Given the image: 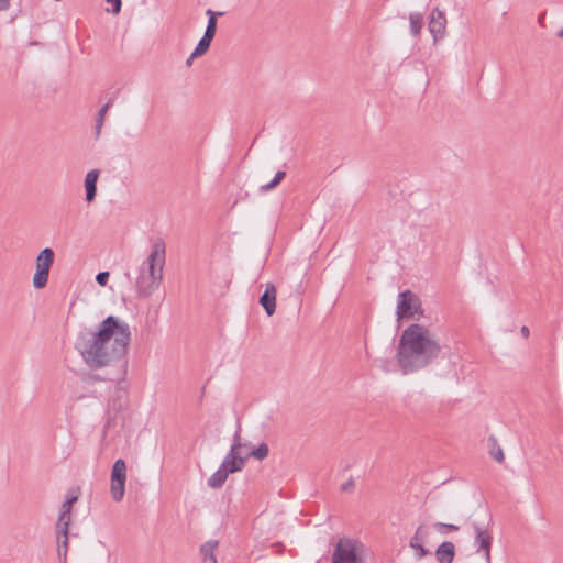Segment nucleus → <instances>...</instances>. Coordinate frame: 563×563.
Here are the masks:
<instances>
[{
    "label": "nucleus",
    "mask_w": 563,
    "mask_h": 563,
    "mask_svg": "<svg viewBox=\"0 0 563 563\" xmlns=\"http://www.w3.org/2000/svg\"><path fill=\"white\" fill-rule=\"evenodd\" d=\"M350 486H351V483H347L346 486L344 485L342 488L346 489V487H350Z\"/></svg>",
    "instance_id": "ea45409f"
},
{
    "label": "nucleus",
    "mask_w": 563,
    "mask_h": 563,
    "mask_svg": "<svg viewBox=\"0 0 563 563\" xmlns=\"http://www.w3.org/2000/svg\"><path fill=\"white\" fill-rule=\"evenodd\" d=\"M217 541H209L201 545L200 552L206 563H218L214 555V549L217 548Z\"/></svg>",
    "instance_id": "6ab92c4d"
},
{
    "label": "nucleus",
    "mask_w": 563,
    "mask_h": 563,
    "mask_svg": "<svg viewBox=\"0 0 563 563\" xmlns=\"http://www.w3.org/2000/svg\"><path fill=\"white\" fill-rule=\"evenodd\" d=\"M492 545H493V533L492 530L481 534V537L474 538V547L476 553L482 554L486 563H492Z\"/></svg>",
    "instance_id": "9d476101"
},
{
    "label": "nucleus",
    "mask_w": 563,
    "mask_h": 563,
    "mask_svg": "<svg viewBox=\"0 0 563 563\" xmlns=\"http://www.w3.org/2000/svg\"><path fill=\"white\" fill-rule=\"evenodd\" d=\"M350 486H351V483H347L346 486L344 485L342 488L346 489V487H350Z\"/></svg>",
    "instance_id": "a19ab883"
},
{
    "label": "nucleus",
    "mask_w": 563,
    "mask_h": 563,
    "mask_svg": "<svg viewBox=\"0 0 563 563\" xmlns=\"http://www.w3.org/2000/svg\"><path fill=\"white\" fill-rule=\"evenodd\" d=\"M104 117H106V104H102L99 108V111H98V114H97V119H96V134H97V137H99L100 134H101V129L103 126Z\"/></svg>",
    "instance_id": "a878e982"
},
{
    "label": "nucleus",
    "mask_w": 563,
    "mask_h": 563,
    "mask_svg": "<svg viewBox=\"0 0 563 563\" xmlns=\"http://www.w3.org/2000/svg\"><path fill=\"white\" fill-rule=\"evenodd\" d=\"M396 314L398 320H419L423 314V310L421 308V302L418 296L410 290L400 292L398 295Z\"/></svg>",
    "instance_id": "423d86ee"
},
{
    "label": "nucleus",
    "mask_w": 563,
    "mask_h": 563,
    "mask_svg": "<svg viewBox=\"0 0 563 563\" xmlns=\"http://www.w3.org/2000/svg\"><path fill=\"white\" fill-rule=\"evenodd\" d=\"M79 488L78 487H71L70 489H68L67 492V495H66V501H69V504H75L78 498H79Z\"/></svg>",
    "instance_id": "c85d7f7f"
},
{
    "label": "nucleus",
    "mask_w": 563,
    "mask_h": 563,
    "mask_svg": "<svg viewBox=\"0 0 563 563\" xmlns=\"http://www.w3.org/2000/svg\"><path fill=\"white\" fill-rule=\"evenodd\" d=\"M454 550L455 548L452 542L445 541L441 543L435 551L439 563H452L455 554Z\"/></svg>",
    "instance_id": "dca6fc26"
},
{
    "label": "nucleus",
    "mask_w": 563,
    "mask_h": 563,
    "mask_svg": "<svg viewBox=\"0 0 563 563\" xmlns=\"http://www.w3.org/2000/svg\"><path fill=\"white\" fill-rule=\"evenodd\" d=\"M10 8V0H0V11H5Z\"/></svg>",
    "instance_id": "72a5a7b5"
},
{
    "label": "nucleus",
    "mask_w": 563,
    "mask_h": 563,
    "mask_svg": "<svg viewBox=\"0 0 563 563\" xmlns=\"http://www.w3.org/2000/svg\"><path fill=\"white\" fill-rule=\"evenodd\" d=\"M99 177V170L92 169L87 173L85 178V190H86V201L92 202L97 195V181Z\"/></svg>",
    "instance_id": "4468645a"
},
{
    "label": "nucleus",
    "mask_w": 563,
    "mask_h": 563,
    "mask_svg": "<svg viewBox=\"0 0 563 563\" xmlns=\"http://www.w3.org/2000/svg\"><path fill=\"white\" fill-rule=\"evenodd\" d=\"M96 282L101 286L106 287V271L99 272L96 276Z\"/></svg>",
    "instance_id": "7c9ffc66"
},
{
    "label": "nucleus",
    "mask_w": 563,
    "mask_h": 563,
    "mask_svg": "<svg viewBox=\"0 0 563 563\" xmlns=\"http://www.w3.org/2000/svg\"><path fill=\"white\" fill-rule=\"evenodd\" d=\"M437 334L419 323L410 324L400 335L397 361L405 374L422 369L434 362L441 353Z\"/></svg>",
    "instance_id": "f03ea898"
},
{
    "label": "nucleus",
    "mask_w": 563,
    "mask_h": 563,
    "mask_svg": "<svg viewBox=\"0 0 563 563\" xmlns=\"http://www.w3.org/2000/svg\"><path fill=\"white\" fill-rule=\"evenodd\" d=\"M69 523H70V514L59 512L58 520L56 523L57 539L60 538V534H68Z\"/></svg>",
    "instance_id": "aec40b11"
},
{
    "label": "nucleus",
    "mask_w": 563,
    "mask_h": 563,
    "mask_svg": "<svg viewBox=\"0 0 563 563\" xmlns=\"http://www.w3.org/2000/svg\"><path fill=\"white\" fill-rule=\"evenodd\" d=\"M490 455L494 460H496L499 463H501L505 459L503 449L496 443H494V445L490 449Z\"/></svg>",
    "instance_id": "cd10ccee"
},
{
    "label": "nucleus",
    "mask_w": 563,
    "mask_h": 563,
    "mask_svg": "<svg viewBox=\"0 0 563 563\" xmlns=\"http://www.w3.org/2000/svg\"><path fill=\"white\" fill-rule=\"evenodd\" d=\"M409 22H410V31L411 34L417 36L423 25V16L421 13H411L409 15Z\"/></svg>",
    "instance_id": "412c9836"
},
{
    "label": "nucleus",
    "mask_w": 563,
    "mask_h": 563,
    "mask_svg": "<svg viewBox=\"0 0 563 563\" xmlns=\"http://www.w3.org/2000/svg\"><path fill=\"white\" fill-rule=\"evenodd\" d=\"M71 504H69V501H64L63 505H62V508H60V511L59 512H64V514H70V509H71Z\"/></svg>",
    "instance_id": "473e14b6"
},
{
    "label": "nucleus",
    "mask_w": 563,
    "mask_h": 563,
    "mask_svg": "<svg viewBox=\"0 0 563 563\" xmlns=\"http://www.w3.org/2000/svg\"><path fill=\"white\" fill-rule=\"evenodd\" d=\"M350 486H351V483H347L346 486L344 485L342 488L346 489V487H350Z\"/></svg>",
    "instance_id": "58836bf2"
},
{
    "label": "nucleus",
    "mask_w": 563,
    "mask_h": 563,
    "mask_svg": "<svg viewBox=\"0 0 563 563\" xmlns=\"http://www.w3.org/2000/svg\"><path fill=\"white\" fill-rule=\"evenodd\" d=\"M206 14L209 16L208 24L205 31V36H208L213 40L217 31V16H222L223 12H214L211 9L206 11Z\"/></svg>",
    "instance_id": "f3484780"
},
{
    "label": "nucleus",
    "mask_w": 563,
    "mask_h": 563,
    "mask_svg": "<svg viewBox=\"0 0 563 563\" xmlns=\"http://www.w3.org/2000/svg\"><path fill=\"white\" fill-rule=\"evenodd\" d=\"M286 176V173L283 172V170H278L276 174H275V177L273 178L272 181L261 186L260 190L262 192H267L272 189H274Z\"/></svg>",
    "instance_id": "393cba45"
},
{
    "label": "nucleus",
    "mask_w": 563,
    "mask_h": 563,
    "mask_svg": "<svg viewBox=\"0 0 563 563\" xmlns=\"http://www.w3.org/2000/svg\"><path fill=\"white\" fill-rule=\"evenodd\" d=\"M560 37H563V29L559 31V34H558Z\"/></svg>",
    "instance_id": "4c0bfd02"
},
{
    "label": "nucleus",
    "mask_w": 563,
    "mask_h": 563,
    "mask_svg": "<svg viewBox=\"0 0 563 563\" xmlns=\"http://www.w3.org/2000/svg\"><path fill=\"white\" fill-rule=\"evenodd\" d=\"M211 41L212 38L203 35L198 42L194 52L191 53V58L202 56L209 49Z\"/></svg>",
    "instance_id": "5701e85b"
},
{
    "label": "nucleus",
    "mask_w": 563,
    "mask_h": 563,
    "mask_svg": "<svg viewBox=\"0 0 563 563\" xmlns=\"http://www.w3.org/2000/svg\"><path fill=\"white\" fill-rule=\"evenodd\" d=\"M54 251L51 247L43 249L36 257V272L33 276V286L35 289H42L46 286L49 269L54 263Z\"/></svg>",
    "instance_id": "0eeeda50"
},
{
    "label": "nucleus",
    "mask_w": 563,
    "mask_h": 563,
    "mask_svg": "<svg viewBox=\"0 0 563 563\" xmlns=\"http://www.w3.org/2000/svg\"><path fill=\"white\" fill-rule=\"evenodd\" d=\"M106 319L102 320L96 332L81 331L76 340L75 347L82 356L87 366L98 369L106 365Z\"/></svg>",
    "instance_id": "20e7f679"
},
{
    "label": "nucleus",
    "mask_w": 563,
    "mask_h": 563,
    "mask_svg": "<svg viewBox=\"0 0 563 563\" xmlns=\"http://www.w3.org/2000/svg\"><path fill=\"white\" fill-rule=\"evenodd\" d=\"M468 525L472 529L473 536L481 537V534H484L485 532L490 530V519L485 516L484 518H477V517H470Z\"/></svg>",
    "instance_id": "2eb2a0df"
},
{
    "label": "nucleus",
    "mask_w": 563,
    "mask_h": 563,
    "mask_svg": "<svg viewBox=\"0 0 563 563\" xmlns=\"http://www.w3.org/2000/svg\"><path fill=\"white\" fill-rule=\"evenodd\" d=\"M166 262V245L163 239H156L146 260L142 263L135 282L139 297L148 298L155 292L163 280Z\"/></svg>",
    "instance_id": "7ed1b4c3"
},
{
    "label": "nucleus",
    "mask_w": 563,
    "mask_h": 563,
    "mask_svg": "<svg viewBox=\"0 0 563 563\" xmlns=\"http://www.w3.org/2000/svg\"><path fill=\"white\" fill-rule=\"evenodd\" d=\"M131 335L130 327L125 321L108 316V380L117 384L112 398V408L115 412H121L129 406L125 376Z\"/></svg>",
    "instance_id": "f257e3e1"
},
{
    "label": "nucleus",
    "mask_w": 563,
    "mask_h": 563,
    "mask_svg": "<svg viewBox=\"0 0 563 563\" xmlns=\"http://www.w3.org/2000/svg\"><path fill=\"white\" fill-rule=\"evenodd\" d=\"M57 555L59 562H66L67 551H68V534H60V538L57 539Z\"/></svg>",
    "instance_id": "4be33fe9"
},
{
    "label": "nucleus",
    "mask_w": 563,
    "mask_h": 563,
    "mask_svg": "<svg viewBox=\"0 0 563 563\" xmlns=\"http://www.w3.org/2000/svg\"><path fill=\"white\" fill-rule=\"evenodd\" d=\"M108 3L112 4V12L118 14L121 10V0H108Z\"/></svg>",
    "instance_id": "c756f323"
},
{
    "label": "nucleus",
    "mask_w": 563,
    "mask_h": 563,
    "mask_svg": "<svg viewBox=\"0 0 563 563\" xmlns=\"http://www.w3.org/2000/svg\"><path fill=\"white\" fill-rule=\"evenodd\" d=\"M445 15L439 9H434L431 13V19L429 22V31L432 34L434 41H438L439 37H442L445 31Z\"/></svg>",
    "instance_id": "f8f14e48"
},
{
    "label": "nucleus",
    "mask_w": 563,
    "mask_h": 563,
    "mask_svg": "<svg viewBox=\"0 0 563 563\" xmlns=\"http://www.w3.org/2000/svg\"><path fill=\"white\" fill-rule=\"evenodd\" d=\"M126 465L124 460L118 459L111 472L110 493L115 501L122 500L125 492Z\"/></svg>",
    "instance_id": "1a4fd4ad"
},
{
    "label": "nucleus",
    "mask_w": 563,
    "mask_h": 563,
    "mask_svg": "<svg viewBox=\"0 0 563 563\" xmlns=\"http://www.w3.org/2000/svg\"><path fill=\"white\" fill-rule=\"evenodd\" d=\"M260 303L265 309L267 316H273L276 310V288L273 284H267L264 294L260 298Z\"/></svg>",
    "instance_id": "ddd939ff"
},
{
    "label": "nucleus",
    "mask_w": 563,
    "mask_h": 563,
    "mask_svg": "<svg viewBox=\"0 0 563 563\" xmlns=\"http://www.w3.org/2000/svg\"><path fill=\"white\" fill-rule=\"evenodd\" d=\"M243 444L241 442L240 430L234 433L233 443L229 453L225 455L221 463V467L229 474L239 472L243 468L246 456L242 452Z\"/></svg>",
    "instance_id": "6e6552de"
},
{
    "label": "nucleus",
    "mask_w": 563,
    "mask_h": 563,
    "mask_svg": "<svg viewBox=\"0 0 563 563\" xmlns=\"http://www.w3.org/2000/svg\"><path fill=\"white\" fill-rule=\"evenodd\" d=\"M268 453H269L268 445L266 443H262L255 450L251 451L250 453H246L245 456H246V459L249 456H253L261 461V460L266 459L268 456Z\"/></svg>",
    "instance_id": "b1692460"
},
{
    "label": "nucleus",
    "mask_w": 563,
    "mask_h": 563,
    "mask_svg": "<svg viewBox=\"0 0 563 563\" xmlns=\"http://www.w3.org/2000/svg\"><path fill=\"white\" fill-rule=\"evenodd\" d=\"M192 59H194V58H191V55H190V56H189V58L186 60V64H187L188 66H189V65H191Z\"/></svg>",
    "instance_id": "c9c22d12"
},
{
    "label": "nucleus",
    "mask_w": 563,
    "mask_h": 563,
    "mask_svg": "<svg viewBox=\"0 0 563 563\" xmlns=\"http://www.w3.org/2000/svg\"><path fill=\"white\" fill-rule=\"evenodd\" d=\"M427 537L428 530L424 527L419 526L410 539L409 545L415 550L416 558L419 560L429 553V551L423 547V541Z\"/></svg>",
    "instance_id": "9b49d317"
},
{
    "label": "nucleus",
    "mask_w": 563,
    "mask_h": 563,
    "mask_svg": "<svg viewBox=\"0 0 563 563\" xmlns=\"http://www.w3.org/2000/svg\"><path fill=\"white\" fill-rule=\"evenodd\" d=\"M84 380L87 383H92L96 380H102V378H100L98 375L88 373V374H85Z\"/></svg>",
    "instance_id": "2f4dec72"
},
{
    "label": "nucleus",
    "mask_w": 563,
    "mask_h": 563,
    "mask_svg": "<svg viewBox=\"0 0 563 563\" xmlns=\"http://www.w3.org/2000/svg\"><path fill=\"white\" fill-rule=\"evenodd\" d=\"M434 528L437 531L441 534H445L449 531H457L460 529L459 526L452 525V523H443V522H435Z\"/></svg>",
    "instance_id": "bb28decb"
},
{
    "label": "nucleus",
    "mask_w": 563,
    "mask_h": 563,
    "mask_svg": "<svg viewBox=\"0 0 563 563\" xmlns=\"http://www.w3.org/2000/svg\"><path fill=\"white\" fill-rule=\"evenodd\" d=\"M520 331L525 338L529 336V329L526 325H523Z\"/></svg>",
    "instance_id": "f704fd0d"
},
{
    "label": "nucleus",
    "mask_w": 563,
    "mask_h": 563,
    "mask_svg": "<svg viewBox=\"0 0 563 563\" xmlns=\"http://www.w3.org/2000/svg\"><path fill=\"white\" fill-rule=\"evenodd\" d=\"M229 473L221 466L208 478V486L211 488H220L227 481Z\"/></svg>",
    "instance_id": "a211bd4d"
},
{
    "label": "nucleus",
    "mask_w": 563,
    "mask_h": 563,
    "mask_svg": "<svg viewBox=\"0 0 563 563\" xmlns=\"http://www.w3.org/2000/svg\"><path fill=\"white\" fill-rule=\"evenodd\" d=\"M363 545L352 538H340L334 547L331 563H365L362 558Z\"/></svg>",
    "instance_id": "39448f33"
},
{
    "label": "nucleus",
    "mask_w": 563,
    "mask_h": 563,
    "mask_svg": "<svg viewBox=\"0 0 563 563\" xmlns=\"http://www.w3.org/2000/svg\"><path fill=\"white\" fill-rule=\"evenodd\" d=\"M102 438H106V426L102 428Z\"/></svg>",
    "instance_id": "e433bc0d"
}]
</instances>
